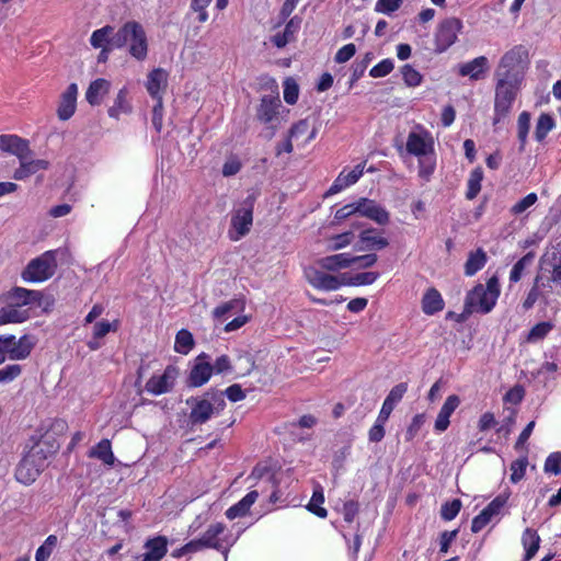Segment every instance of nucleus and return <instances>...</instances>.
I'll list each match as a JSON object with an SVG mask.
<instances>
[{"label":"nucleus","mask_w":561,"mask_h":561,"mask_svg":"<svg viewBox=\"0 0 561 561\" xmlns=\"http://www.w3.org/2000/svg\"><path fill=\"white\" fill-rule=\"evenodd\" d=\"M407 154L417 159V174L428 182L436 169L435 140L431 131L422 125H415L408 134L404 146Z\"/></svg>","instance_id":"nucleus-1"},{"label":"nucleus","mask_w":561,"mask_h":561,"mask_svg":"<svg viewBox=\"0 0 561 561\" xmlns=\"http://www.w3.org/2000/svg\"><path fill=\"white\" fill-rule=\"evenodd\" d=\"M251 476L260 480L257 485L259 489L250 491L238 503H236L226 511V516L230 520L245 516L249 513L251 506L257 500L260 493L265 492V486H268V489L272 490L268 499L271 504L285 502V499H283L284 492L282 491L280 486L276 483L274 477L267 470L256 467L252 471Z\"/></svg>","instance_id":"nucleus-2"},{"label":"nucleus","mask_w":561,"mask_h":561,"mask_svg":"<svg viewBox=\"0 0 561 561\" xmlns=\"http://www.w3.org/2000/svg\"><path fill=\"white\" fill-rule=\"evenodd\" d=\"M115 48L126 47L130 57L144 61L148 57L149 44L144 26L136 21L124 23L113 36Z\"/></svg>","instance_id":"nucleus-3"},{"label":"nucleus","mask_w":561,"mask_h":561,"mask_svg":"<svg viewBox=\"0 0 561 561\" xmlns=\"http://www.w3.org/2000/svg\"><path fill=\"white\" fill-rule=\"evenodd\" d=\"M501 289L497 276H492L486 284L476 285L466 296L465 309L469 313H489L496 305Z\"/></svg>","instance_id":"nucleus-4"},{"label":"nucleus","mask_w":561,"mask_h":561,"mask_svg":"<svg viewBox=\"0 0 561 561\" xmlns=\"http://www.w3.org/2000/svg\"><path fill=\"white\" fill-rule=\"evenodd\" d=\"M45 443L35 444L22 458L15 470V478L24 485L32 484L39 473L46 467L48 455L51 454L53 446L45 448Z\"/></svg>","instance_id":"nucleus-5"},{"label":"nucleus","mask_w":561,"mask_h":561,"mask_svg":"<svg viewBox=\"0 0 561 561\" xmlns=\"http://www.w3.org/2000/svg\"><path fill=\"white\" fill-rule=\"evenodd\" d=\"M255 201V194L251 193L233 206L228 229V237L231 241H239L250 232L253 225Z\"/></svg>","instance_id":"nucleus-6"},{"label":"nucleus","mask_w":561,"mask_h":561,"mask_svg":"<svg viewBox=\"0 0 561 561\" xmlns=\"http://www.w3.org/2000/svg\"><path fill=\"white\" fill-rule=\"evenodd\" d=\"M528 62L526 47L523 45L514 46L502 56L495 76L496 78L523 81Z\"/></svg>","instance_id":"nucleus-7"},{"label":"nucleus","mask_w":561,"mask_h":561,"mask_svg":"<svg viewBox=\"0 0 561 561\" xmlns=\"http://www.w3.org/2000/svg\"><path fill=\"white\" fill-rule=\"evenodd\" d=\"M187 404L191 407L190 420L194 425L206 423L226 407L220 392H207L202 398H192L187 400Z\"/></svg>","instance_id":"nucleus-8"},{"label":"nucleus","mask_w":561,"mask_h":561,"mask_svg":"<svg viewBox=\"0 0 561 561\" xmlns=\"http://www.w3.org/2000/svg\"><path fill=\"white\" fill-rule=\"evenodd\" d=\"M58 250H49L31 260L21 276L26 283H43L49 279L57 268Z\"/></svg>","instance_id":"nucleus-9"},{"label":"nucleus","mask_w":561,"mask_h":561,"mask_svg":"<svg viewBox=\"0 0 561 561\" xmlns=\"http://www.w3.org/2000/svg\"><path fill=\"white\" fill-rule=\"evenodd\" d=\"M522 82L523 81L497 78L494 102V108L497 115L505 116L511 111Z\"/></svg>","instance_id":"nucleus-10"},{"label":"nucleus","mask_w":561,"mask_h":561,"mask_svg":"<svg viewBox=\"0 0 561 561\" xmlns=\"http://www.w3.org/2000/svg\"><path fill=\"white\" fill-rule=\"evenodd\" d=\"M206 548L220 551L227 558L228 550L236 543L237 538L226 533V527L221 523L210 525L201 537Z\"/></svg>","instance_id":"nucleus-11"},{"label":"nucleus","mask_w":561,"mask_h":561,"mask_svg":"<svg viewBox=\"0 0 561 561\" xmlns=\"http://www.w3.org/2000/svg\"><path fill=\"white\" fill-rule=\"evenodd\" d=\"M462 28V23L459 19L449 18L444 20L437 27L435 34V50L444 53L457 41L458 34Z\"/></svg>","instance_id":"nucleus-12"},{"label":"nucleus","mask_w":561,"mask_h":561,"mask_svg":"<svg viewBox=\"0 0 561 561\" xmlns=\"http://www.w3.org/2000/svg\"><path fill=\"white\" fill-rule=\"evenodd\" d=\"M4 341V354L7 359L22 360L28 357L33 347L35 346V340L31 335H22L16 339L14 335H1Z\"/></svg>","instance_id":"nucleus-13"},{"label":"nucleus","mask_w":561,"mask_h":561,"mask_svg":"<svg viewBox=\"0 0 561 561\" xmlns=\"http://www.w3.org/2000/svg\"><path fill=\"white\" fill-rule=\"evenodd\" d=\"M51 163L45 158H35L33 150L19 160V167L14 170L12 178L15 181H25L28 178L49 170Z\"/></svg>","instance_id":"nucleus-14"},{"label":"nucleus","mask_w":561,"mask_h":561,"mask_svg":"<svg viewBox=\"0 0 561 561\" xmlns=\"http://www.w3.org/2000/svg\"><path fill=\"white\" fill-rule=\"evenodd\" d=\"M325 271L316 263L305 268V276L312 287L321 290H336L344 285L340 277L328 274Z\"/></svg>","instance_id":"nucleus-15"},{"label":"nucleus","mask_w":561,"mask_h":561,"mask_svg":"<svg viewBox=\"0 0 561 561\" xmlns=\"http://www.w3.org/2000/svg\"><path fill=\"white\" fill-rule=\"evenodd\" d=\"M508 500V494H500L492 500L481 512L478 514L471 524V531L477 534L481 531L494 516H497Z\"/></svg>","instance_id":"nucleus-16"},{"label":"nucleus","mask_w":561,"mask_h":561,"mask_svg":"<svg viewBox=\"0 0 561 561\" xmlns=\"http://www.w3.org/2000/svg\"><path fill=\"white\" fill-rule=\"evenodd\" d=\"M178 377V369L168 366L161 375H153L146 383V390L154 396L169 392Z\"/></svg>","instance_id":"nucleus-17"},{"label":"nucleus","mask_w":561,"mask_h":561,"mask_svg":"<svg viewBox=\"0 0 561 561\" xmlns=\"http://www.w3.org/2000/svg\"><path fill=\"white\" fill-rule=\"evenodd\" d=\"M357 213L378 225H387L390 220V215L383 206L377 202L368 198H359L357 201Z\"/></svg>","instance_id":"nucleus-18"},{"label":"nucleus","mask_w":561,"mask_h":561,"mask_svg":"<svg viewBox=\"0 0 561 561\" xmlns=\"http://www.w3.org/2000/svg\"><path fill=\"white\" fill-rule=\"evenodd\" d=\"M213 366L209 363V356L202 353L195 358L194 365L190 371L188 383L193 387L205 385L211 377Z\"/></svg>","instance_id":"nucleus-19"},{"label":"nucleus","mask_w":561,"mask_h":561,"mask_svg":"<svg viewBox=\"0 0 561 561\" xmlns=\"http://www.w3.org/2000/svg\"><path fill=\"white\" fill-rule=\"evenodd\" d=\"M364 163H359L353 169L344 168L334 180L327 194H337L348 186L355 184L364 174Z\"/></svg>","instance_id":"nucleus-20"},{"label":"nucleus","mask_w":561,"mask_h":561,"mask_svg":"<svg viewBox=\"0 0 561 561\" xmlns=\"http://www.w3.org/2000/svg\"><path fill=\"white\" fill-rule=\"evenodd\" d=\"M0 149L20 160L31 152L30 141L18 135L5 134L0 136Z\"/></svg>","instance_id":"nucleus-21"},{"label":"nucleus","mask_w":561,"mask_h":561,"mask_svg":"<svg viewBox=\"0 0 561 561\" xmlns=\"http://www.w3.org/2000/svg\"><path fill=\"white\" fill-rule=\"evenodd\" d=\"M169 73L162 68H154L147 76L146 89L153 100L163 99L168 87Z\"/></svg>","instance_id":"nucleus-22"},{"label":"nucleus","mask_w":561,"mask_h":561,"mask_svg":"<svg viewBox=\"0 0 561 561\" xmlns=\"http://www.w3.org/2000/svg\"><path fill=\"white\" fill-rule=\"evenodd\" d=\"M78 96V85L70 83L62 92L57 108L58 118L61 121L69 119L76 112Z\"/></svg>","instance_id":"nucleus-23"},{"label":"nucleus","mask_w":561,"mask_h":561,"mask_svg":"<svg viewBox=\"0 0 561 561\" xmlns=\"http://www.w3.org/2000/svg\"><path fill=\"white\" fill-rule=\"evenodd\" d=\"M460 404V399L456 394L448 396L443 407L440 408L435 420L434 430L437 433L445 432L450 424V416Z\"/></svg>","instance_id":"nucleus-24"},{"label":"nucleus","mask_w":561,"mask_h":561,"mask_svg":"<svg viewBox=\"0 0 561 561\" xmlns=\"http://www.w3.org/2000/svg\"><path fill=\"white\" fill-rule=\"evenodd\" d=\"M489 67V60L484 56H479L468 62L458 66V73L461 77H468L471 80H480Z\"/></svg>","instance_id":"nucleus-25"},{"label":"nucleus","mask_w":561,"mask_h":561,"mask_svg":"<svg viewBox=\"0 0 561 561\" xmlns=\"http://www.w3.org/2000/svg\"><path fill=\"white\" fill-rule=\"evenodd\" d=\"M111 81L104 78H98L90 82L87 91H85V100L92 105H100L105 98V95L111 90Z\"/></svg>","instance_id":"nucleus-26"},{"label":"nucleus","mask_w":561,"mask_h":561,"mask_svg":"<svg viewBox=\"0 0 561 561\" xmlns=\"http://www.w3.org/2000/svg\"><path fill=\"white\" fill-rule=\"evenodd\" d=\"M128 94L129 91L127 87H123L118 90L113 105L107 110V114L111 118L119 119L122 115H129L133 112V105Z\"/></svg>","instance_id":"nucleus-27"},{"label":"nucleus","mask_w":561,"mask_h":561,"mask_svg":"<svg viewBox=\"0 0 561 561\" xmlns=\"http://www.w3.org/2000/svg\"><path fill=\"white\" fill-rule=\"evenodd\" d=\"M317 130L310 128V124L307 119H301L294 124L289 129L288 136L297 142V146H306L312 139H314Z\"/></svg>","instance_id":"nucleus-28"},{"label":"nucleus","mask_w":561,"mask_h":561,"mask_svg":"<svg viewBox=\"0 0 561 561\" xmlns=\"http://www.w3.org/2000/svg\"><path fill=\"white\" fill-rule=\"evenodd\" d=\"M168 540L163 536L147 540L145 543L146 552L142 556V561H160L168 551Z\"/></svg>","instance_id":"nucleus-29"},{"label":"nucleus","mask_w":561,"mask_h":561,"mask_svg":"<svg viewBox=\"0 0 561 561\" xmlns=\"http://www.w3.org/2000/svg\"><path fill=\"white\" fill-rule=\"evenodd\" d=\"M28 318V310L13 302L0 308V325L7 323H22Z\"/></svg>","instance_id":"nucleus-30"},{"label":"nucleus","mask_w":561,"mask_h":561,"mask_svg":"<svg viewBox=\"0 0 561 561\" xmlns=\"http://www.w3.org/2000/svg\"><path fill=\"white\" fill-rule=\"evenodd\" d=\"M319 267L335 272L342 268L350 267L352 265V254L351 253H339L328 255L325 257L319 259L317 261Z\"/></svg>","instance_id":"nucleus-31"},{"label":"nucleus","mask_w":561,"mask_h":561,"mask_svg":"<svg viewBox=\"0 0 561 561\" xmlns=\"http://www.w3.org/2000/svg\"><path fill=\"white\" fill-rule=\"evenodd\" d=\"M445 302L436 288H430L422 298V310L427 316H433L444 309Z\"/></svg>","instance_id":"nucleus-32"},{"label":"nucleus","mask_w":561,"mask_h":561,"mask_svg":"<svg viewBox=\"0 0 561 561\" xmlns=\"http://www.w3.org/2000/svg\"><path fill=\"white\" fill-rule=\"evenodd\" d=\"M278 107L279 100L270 96H263L257 110V118L265 124L272 123L278 114Z\"/></svg>","instance_id":"nucleus-33"},{"label":"nucleus","mask_w":561,"mask_h":561,"mask_svg":"<svg viewBox=\"0 0 561 561\" xmlns=\"http://www.w3.org/2000/svg\"><path fill=\"white\" fill-rule=\"evenodd\" d=\"M522 545L525 550L523 561L531 560L540 547V537L533 528H526L522 535Z\"/></svg>","instance_id":"nucleus-34"},{"label":"nucleus","mask_w":561,"mask_h":561,"mask_svg":"<svg viewBox=\"0 0 561 561\" xmlns=\"http://www.w3.org/2000/svg\"><path fill=\"white\" fill-rule=\"evenodd\" d=\"M359 241L363 244L359 250H380L389 244L388 240L374 229L363 230L359 234Z\"/></svg>","instance_id":"nucleus-35"},{"label":"nucleus","mask_w":561,"mask_h":561,"mask_svg":"<svg viewBox=\"0 0 561 561\" xmlns=\"http://www.w3.org/2000/svg\"><path fill=\"white\" fill-rule=\"evenodd\" d=\"M88 456L90 458H95L101 460L106 466H113L115 462V456L112 451L111 442L106 438L99 442L94 447H92Z\"/></svg>","instance_id":"nucleus-36"},{"label":"nucleus","mask_w":561,"mask_h":561,"mask_svg":"<svg viewBox=\"0 0 561 561\" xmlns=\"http://www.w3.org/2000/svg\"><path fill=\"white\" fill-rule=\"evenodd\" d=\"M113 36H115L114 27L112 25H105L92 32L90 45L93 48L114 47Z\"/></svg>","instance_id":"nucleus-37"},{"label":"nucleus","mask_w":561,"mask_h":561,"mask_svg":"<svg viewBox=\"0 0 561 561\" xmlns=\"http://www.w3.org/2000/svg\"><path fill=\"white\" fill-rule=\"evenodd\" d=\"M9 297L13 304L24 308V306L37 301L41 298V293L23 287H15L10 291Z\"/></svg>","instance_id":"nucleus-38"},{"label":"nucleus","mask_w":561,"mask_h":561,"mask_svg":"<svg viewBox=\"0 0 561 561\" xmlns=\"http://www.w3.org/2000/svg\"><path fill=\"white\" fill-rule=\"evenodd\" d=\"M299 27L300 21L297 18H293L286 24L282 33H277L272 37V43L278 48L286 46L293 39Z\"/></svg>","instance_id":"nucleus-39"},{"label":"nucleus","mask_w":561,"mask_h":561,"mask_svg":"<svg viewBox=\"0 0 561 561\" xmlns=\"http://www.w3.org/2000/svg\"><path fill=\"white\" fill-rule=\"evenodd\" d=\"M486 263V254L483 250L478 249L471 252L465 264V274L467 276H473L477 272L482 270Z\"/></svg>","instance_id":"nucleus-40"},{"label":"nucleus","mask_w":561,"mask_h":561,"mask_svg":"<svg viewBox=\"0 0 561 561\" xmlns=\"http://www.w3.org/2000/svg\"><path fill=\"white\" fill-rule=\"evenodd\" d=\"M483 180V170L480 167L474 168L467 181L466 197L469 201L474 199L481 191V183Z\"/></svg>","instance_id":"nucleus-41"},{"label":"nucleus","mask_w":561,"mask_h":561,"mask_svg":"<svg viewBox=\"0 0 561 561\" xmlns=\"http://www.w3.org/2000/svg\"><path fill=\"white\" fill-rule=\"evenodd\" d=\"M556 127V123L553 117L550 114L542 113L538 117L536 128H535V138L537 141L541 142L546 139L548 134Z\"/></svg>","instance_id":"nucleus-42"},{"label":"nucleus","mask_w":561,"mask_h":561,"mask_svg":"<svg viewBox=\"0 0 561 561\" xmlns=\"http://www.w3.org/2000/svg\"><path fill=\"white\" fill-rule=\"evenodd\" d=\"M530 114L526 111L522 112L517 118V138L519 141V150L523 151L527 144L530 130Z\"/></svg>","instance_id":"nucleus-43"},{"label":"nucleus","mask_w":561,"mask_h":561,"mask_svg":"<svg viewBox=\"0 0 561 561\" xmlns=\"http://www.w3.org/2000/svg\"><path fill=\"white\" fill-rule=\"evenodd\" d=\"M554 328L550 321H543L535 324L527 334L526 341L535 344L542 341Z\"/></svg>","instance_id":"nucleus-44"},{"label":"nucleus","mask_w":561,"mask_h":561,"mask_svg":"<svg viewBox=\"0 0 561 561\" xmlns=\"http://www.w3.org/2000/svg\"><path fill=\"white\" fill-rule=\"evenodd\" d=\"M534 254L527 253L523 257H520L512 267L510 273V283H517L522 279L525 274V271L533 264Z\"/></svg>","instance_id":"nucleus-45"},{"label":"nucleus","mask_w":561,"mask_h":561,"mask_svg":"<svg viewBox=\"0 0 561 561\" xmlns=\"http://www.w3.org/2000/svg\"><path fill=\"white\" fill-rule=\"evenodd\" d=\"M194 346V339L190 331L182 329L176 333L174 342V351L176 353L186 355Z\"/></svg>","instance_id":"nucleus-46"},{"label":"nucleus","mask_w":561,"mask_h":561,"mask_svg":"<svg viewBox=\"0 0 561 561\" xmlns=\"http://www.w3.org/2000/svg\"><path fill=\"white\" fill-rule=\"evenodd\" d=\"M324 502L323 490L320 485H317L313 489L312 497L307 506V508L312 512L318 517L324 518L328 514L327 510L321 505Z\"/></svg>","instance_id":"nucleus-47"},{"label":"nucleus","mask_w":561,"mask_h":561,"mask_svg":"<svg viewBox=\"0 0 561 561\" xmlns=\"http://www.w3.org/2000/svg\"><path fill=\"white\" fill-rule=\"evenodd\" d=\"M58 545L56 535H49L35 552V561H48Z\"/></svg>","instance_id":"nucleus-48"},{"label":"nucleus","mask_w":561,"mask_h":561,"mask_svg":"<svg viewBox=\"0 0 561 561\" xmlns=\"http://www.w3.org/2000/svg\"><path fill=\"white\" fill-rule=\"evenodd\" d=\"M119 328V321L101 320L94 323L92 328V335L96 339H103L110 332H116Z\"/></svg>","instance_id":"nucleus-49"},{"label":"nucleus","mask_w":561,"mask_h":561,"mask_svg":"<svg viewBox=\"0 0 561 561\" xmlns=\"http://www.w3.org/2000/svg\"><path fill=\"white\" fill-rule=\"evenodd\" d=\"M354 240V233L352 231H345L343 233L331 237L328 240V250L337 251L348 247Z\"/></svg>","instance_id":"nucleus-50"},{"label":"nucleus","mask_w":561,"mask_h":561,"mask_svg":"<svg viewBox=\"0 0 561 561\" xmlns=\"http://www.w3.org/2000/svg\"><path fill=\"white\" fill-rule=\"evenodd\" d=\"M242 165L243 163L241 158L238 154L231 153L226 158L222 164L221 173L225 178L233 176L240 172Z\"/></svg>","instance_id":"nucleus-51"},{"label":"nucleus","mask_w":561,"mask_h":561,"mask_svg":"<svg viewBox=\"0 0 561 561\" xmlns=\"http://www.w3.org/2000/svg\"><path fill=\"white\" fill-rule=\"evenodd\" d=\"M527 466L528 459L526 456H523L511 463L510 480L512 483H518L525 477Z\"/></svg>","instance_id":"nucleus-52"},{"label":"nucleus","mask_w":561,"mask_h":561,"mask_svg":"<svg viewBox=\"0 0 561 561\" xmlns=\"http://www.w3.org/2000/svg\"><path fill=\"white\" fill-rule=\"evenodd\" d=\"M538 201V196L536 193H529L524 198L514 204L510 211L514 216H519L527 211L531 206H534Z\"/></svg>","instance_id":"nucleus-53"},{"label":"nucleus","mask_w":561,"mask_h":561,"mask_svg":"<svg viewBox=\"0 0 561 561\" xmlns=\"http://www.w3.org/2000/svg\"><path fill=\"white\" fill-rule=\"evenodd\" d=\"M244 308V301L241 299H233L228 302H225L214 310V317L217 319L224 318L226 314L230 313L231 311H239L243 310Z\"/></svg>","instance_id":"nucleus-54"},{"label":"nucleus","mask_w":561,"mask_h":561,"mask_svg":"<svg viewBox=\"0 0 561 561\" xmlns=\"http://www.w3.org/2000/svg\"><path fill=\"white\" fill-rule=\"evenodd\" d=\"M401 73H402L403 81L408 87L414 88V87H419L422 83V79H423L422 75L416 69H414L411 65H404L401 68Z\"/></svg>","instance_id":"nucleus-55"},{"label":"nucleus","mask_w":561,"mask_h":561,"mask_svg":"<svg viewBox=\"0 0 561 561\" xmlns=\"http://www.w3.org/2000/svg\"><path fill=\"white\" fill-rule=\"evenodd\" d=\"M284 100L286 103L294 105L299 95V87L295 79L286 78L284 81Z\"/></svg>","instance_id":"nucleus-56"},{"label":"nucleus","mask_w":561,"mask_h":561,"mask_svg":"<svg viewBox=\"0 0 561 561\" xmlns=\"http://www.w3.org/2000/svg\"><path fill=\"white\" fill-rule=\"evenodd\" d=\"M22 373V366L10 364L0 368V383H9L15 380Z\"/></svg>","instance_id":"nucleus-57"},{"label":"nucleus","mask_w":561,"mask_h":561,"mask_svg":"<svg viewBox=\"0 0 561 561\" xmlns=\"http://www.w3.org/2000/svg\"><path fill=\"white\" fill-rule=\"evenodd\" d=\"M393 60L390 58H386L370 69L369 76L373 78H382L389 75L393 70Z\"/></svg>","instance_id":"nucleus-58"},{"label":"nucleus","mask_w":561,"mask_h":561,"mask_svg":"<svg viewBox=\"0 0 561 561\" xmlns=\"http://www.w3.org/2000/svg\"><path fill=\"white\" fill-rule=\"evenodd\" d=\"M403 0H378L375 11L386 15H391L402 5Z\"/></svg>","instance_id":"nucleus-59"},{"label":"nucleus","mask_w":561,"mask_h":561,"mask_svg":"<svg viewBox=\"0 0 561 561\" xmlns=\"http://www.w3.org/2000/svg\"><path fill=\"white\" fill-rule=\"evenodd\" d=\"M460 508L461 502L458 499L446 502L442 506L440 516L444 520H453L458 515Z\"/></svg>","instance_id":"nucleus-60"},{"label":"nucleus","mask_w":561,"mask_h":561,"mask_svg":"<svg viewBox=\"0 0 561 561\" xmlns=\"http://www.w3.org/2000/svg\"><path fill=\"white\" fill-rule=\"evenodd\" d=\"M540 279L541 278L539 276L535 278L533 287L530 288L525 300L523 301V308L526 311L531 309L540 297Z\"/></svg>","instance_id":"nucleus-61"},{"label":"nucleus","mask_w":561,"mask_h":561,"mask_svg":"<svg viewBox=\"0 0 561 561\" xmlns=\"http://www.w3.org/2000/svg\"><path fill=\"white\" fill-rule=\"evenodd\" d=\"M425 423V415L423 413L413 416L409 427L405 432V440L411 442L419 434L421 427Z\"/></svg>","instance_id":"nucleus-62"},{"label":"nucleus","mask_w":561,"mask_h":561,"mask_svg":"<svg viewBox=\"0 0 561 561\" xmlns=\"http://www.w3.org/2000/svg\"><path fill=\"white\" fill-rule=\"evenodd\" d=\"M545 471L552 474H561V453L550 454L545 462Z\"/></svg>","instance_id":"nucleus-63"},{"label":"nucleus","mask_w":561,"mask_h":561,"mask_svg":"<svg viewBox=\"0 0 561 561\" xmlns=\"http://www.w3.org/2000/svg\"><path fill=\"white\" fill-rule=\"evenodd\" d=\"M407 391L408 385L405 382H400L390 390L385 401L396 407L402 400Z\"/></svg>","instance_id":"nucleus-64"}]
</instances>
